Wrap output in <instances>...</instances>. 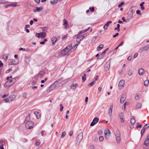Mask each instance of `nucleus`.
I'll return each instance as SVG.
<instances>
[{
  "instance_id": "f257e3e1",
  "label": "nucleus",
  "mask_w": 149,
  "mask_h": 149,
  "mask_svg": "<svg viewBox=\"0 0 149 149\" xmlns=\"http://www.w3.org/2000/svg\"><path fill=\"white\" fill-rule=\"evenodd\" d=\"M58 81H56L52 84L51 86L47 88L46 91L47 92L49 93L54 90L56 87L57 85L58 84Z\"/></svg>"
},
{
  "instance_id": "f03ea898",
  "label": "nucleus",
  "mask_w": 149,
  "mask_h": 149,
  "mask_svg": "<svg viewBox=\"0 0 149 149\" xmlns=\"http://www.w3.org/2000/svg\"><path fill=\"white\" fill-rule=\"evenodd\" d=\"M33 123L31 121H27L25 124L26 127L27 129H30L32 128L33 126Z\"/></svg>"
},
{
  "instance_id": "7ed1b4c3",
  "label": "nucleus",
  "mask_w": 149,
  "mask_h": 149,
  "mask_svg": "<svg viewBox=\"0 0 149 149\" xmlns=\"http://www.w3.org/2000/svg\"><path fill=\"white\" fill-rule=\"evenodd\" d=\"M36 37L38 38H43L46 36V33L45 32H41L36 34Z\"/></svg>"
},
{
  "instance_id": "20e7f679",
  "label": "nucleus",
  "mask_w": 149,
  "mask_h": 149,
  "mask_svg": "<svg viewBox=\"0 0 149 149\" xmlns=\"http://www.w3.org/2000/svg\"><path fill=\"white\" fill-rule=\"evenodd\" d=\"M8 63L9 65H17L19 63V62H16V60L13 59H9Z\"/></svg>"
},
{
  "instance_id": "39448f33",
  "label": "nucleus",
  "mask_w": 149,
  "mask_h": 149,
  "mask_svg": "<svg viewBox=\"0 0 149 149\" xmlns=\"http://www.w3.org/2000/svg\"><path fill=\"white\" fill-rule=\"evenodd\" d=\"M83 138V133L82 132L80 133L77 136V143H79L82 140Z\"/></svg>"
},
{
  "instance_id": "423d86ee",
  "label": "nucleus",
  "mask_w": 149,
  "mask_h": 149,
  "mask_svg": "<svg viewBox=\"0 0 149 149\" xmlns=\"http://www.w3.org/2000/svg\"><path fill=\"white\" fill-rule=\"evenodd\" d=\"M13 84V83H12V81H8L6 82L4 86L5 87L8 88L10 87Z\"/></svg>"
},
{
  "instance_id": "0eeeda50",
  "label": "nucleus",
  "mask_w": 149,
  "mask_h": 149,
  "mask_svg": "<svg viewBox=\"0 0 149 149\" xmlns=\"http://www.w3.org/2000/svg\"><path fill=\"white\" fill-rule=\"evenodd\" d=\"M99 120V118L96 117L95 118L92 122L91 123L90 125L91 126H93L96 123H97Z\"/></svg>"
},
{
  "instance_id": "6e6552de",
  "label": "nucleus",
  "mask_w": 149,
  "mask_h": 149,
  "mask_svg": "<svg viewBox=\"0 0 149 149\" xmlns=\"http://www.w3.org/2000/svg\"><path fill=\"white\" fill-rule=\"evenodd\" d=\"M126 94L125 93L123 94L120 97V102L121 103H123L125 101L126 98Z\"/></svg>"
},
{
  "instance_id": "1a4fd4ad",
  "label": "nucleus",
  "mask_w": 149,
  "mask_h": 149,
  "mask_svg": "<svg viewBox=\"0 0 149 149\" xmlns=\"http://www.w3.org/2000/svg\"><path fill=\"white\" fill-rule=\"evenodd\" d=\"M65 50H66V51L68 52H71L74 51V49L72 48V46L71 45L68 46L65 49Z\"/></svg>"
},
{
  "instance_id": "9d476101",
  "label": "nucleus",
  "mask_w": 149,
  "mask_h": 149,
  "mask_svg": "<svg viewBox=\"0 0 149 149\" xmlns=\"http://www.w3.org/2000/svg\"><path fill=\"white\" fill-rule=\"evenodd\" d=\"M110 67V62H107L105 64L104 67V70L105 71H107Z\"/></svg>"
},
{
  "instance_id": "9b49d317",
  "label": "nucleus",
  "mask_w": 149,
  "mask_h": 149,
  "mask_svg": "<svg viewBox=\"0 0 149 149\" xmlns=\"http://www.w3.org/2000/svg\"><path fill=\"white\" fill-rule=\"evenodd\" d=\"M149 49V45H146L140 49L141 52H142L145 51H147Z\"/></svg>"
},
{
  "instance_id": "f8f14e48",
  "label": "nucleus",
  "mask_w": 149,
  "mask_h": 149,
  "mask_svg": "<svg viewBox=\"0 0 149 149\" xmlns=\"http://www.w3.org/2000/svg\"><path fill=\"white\" fill-rule=\"evenodd\" d=\"M42 9V6H40V7H36V9H33V11L34 13L36 12H40Z\"/></svg>"
},
{
  "instance_id": "ddd939ff",
  "label": "nucleus",
  "mask_w": 149,
  "mask_h": 149,
  "mask_svg": "<svg viewBox=\"0 0 149 149\" xmlns=\"http://www.w3.org/2000/svg\"><path fill=\"white\" fill-rule=\"evenodd\" d=\"M125 81L124 80H120L118 83V86L121 88L124 87L125 84Z\"/></svg>"
},
{
  "instance_id": "4468645a",
  "label": "nucleus",
  "mask_w": 149,
  "mask_h": 149,
  "mask_svg": "<svg viewBox=\"0 0 149 149\" xmlns=\"http://www.w3.org/2000/svg\"><path fill=\"white\" fill-rule=\"evenodd\" d=\"M109 49V48H107L98 57L97 59H100L102 58L103 56L104 55L106 52Z\"/></svg>"
},
{
  "instance_id": "2eb2a0df",
  "label": "nucleus",
  "mask_w": 149,
  "mask_h": 149,
  "mask_svg": "<svg viewBox=\"0 0 149 149\" xmlns=\"http://www.w3.org/2000/svg\"><path fill=\"white\" fill-rule=\"evenodd\" d=\"M104 134L105 137L109 136L111 134V132L109 130L107 129V130L104 131Z\"/></svg>"
},
{
  "instance_id": "dca6fc26",
  "label": "nucleus",
  "mask_w": 149,
  "mask_h": 149,
  "mask_svg": "<svg viewBox=\"0 0 149 149\" xmlns=\"http://www.w3.org/2000/svg\"><path fill=\"white\" fill-rule=\"evenodd\" d=\"M112 23L111 21H109L107 22L104 25V26L103 28L105 30H106L108 28V26L109 24H111Z\"/></svg>"
},
{
  "instance_id": "f3484780",
  "label": "nucleus",
  "mask_w": 149,
  "mask_h": 149,
  "mask_svg": "<svg viewBox=\"0 0 149 149\" xmlns=\"http://www.w3.org/2000/svg\"><path fill=\"white\" fill-rule=\"evenodd\" d=\"M88 34H87V33H86L84 34H83L82 35H75L74 36V37L75 36H79V37L80 38L81 40H82L85 36H87Z\"/></svg>"
},
{
  "instance_id": "a211bd4d",
  "label": "nucleus",
  "mask_w": 149,
  "mask_h": 149,
  "mask_svg": "<svg viewBox=\"0 0 149 149\" xmlns=\"http://www.w3.org/2000/svg\"><path fill=\"white\" fill-rule=\"evenodd\" d=\"M113 105V104L111 105L109 108V115L110 116H111L112 115V109Z\"/></svg>"
},
{
  "instance_id": "6ab92c4d",
  "label": "nucleus",
  "mask_w": 149,
  "mask_h": 149,
  "mask_svg": "<svg viewBox=\"0 0 149 149\" xmlns=\"http://www.w3.org/2000/svg\"><path fill=\"white\" fill-rule=\"evenodd\" d=\"M63 22H64L63 25L64 26L65 28L67 29L68 28L69 26L68 25V22L65 19H64L63 20Z\"/></svg>"
},
{
  "instance_id": "aec40b11",
  "label": "nucleus",
  "mask_w": 149,
  "mask_h": 149,
  "mask_svg": "<svg viewBox=\"0 0 149 149\" xmlns=\"http://www.w3.org/2000/svg\"><path fill=\"white\" fill-rule=\"evenodd\" d=\"M57 38L55 37H52L51 39L52 45H54L55 42L57 41Z\"/></svg>"
},
{
  "instance_id": "412c9836",
  "label": "nucleus",
  "mask_w": 149,
  "mask_h": 149,
  "mask_svg": "<svg viewBox=\"0 0 149 149\" xmlns=\"http://www.w3.org/2000/svg\"><path fill=\"white\" fill-rule=\"evenodd\" d=\"M90 28V27H89V28H88V29H86V30H83L81 31H80L79 32H78L77 35H81V33H84L87 31H88Z\"/></svg>"
},
{
  "instance_id": "4be33fe9",
  "label": "nucleus",
  "mask_w": 149,
  "mask_h": 149,
  "mask_svg": "<svg viewBox=\"0 0 149 149\" xmlns=\"http://www.w3.org/2000/svg\"><path fill=\"white\" fill-rule=\"evenodd\" d=\"M138 73L140 75H142L144 73V70L143 68H141L139 70Z\"/></svg>"
},
{
  "instance_id": "5701e85b",
  "label": "nucleus",
  "mask_w": 149,
  "mask_h": 149,
  "mask_svg": "<svg viewBox=\"0 0 149 149\" xmlns=\"http://www.w3.org/2000/svg\"><path fill=\"white\" fill-rule=\"evenodd\" d=\"M116 137L117 142L118 143H119L120 141V135L118 134L117 136H116Z\"/></svg>"
},
{
  "instance_id": "b1692460",
  "label": "nucleus",
  "mask_w": 149,
  "mask_h": 149,
  "mask_svg": "<svg viewBox=\"0 0 149 149\" xmlns=\"http://www.w3.org/2000/svg\"><path fill=\"white\" fill-rule=\"evenodd\" d=\"M104 45L103 44H101L98 46L97 48V50L98 51H99L101 49H102Z\"/></svg>"
},
{
  "instance_id": "393cba45",
  "label": "nucleus",
  "mask_w": 149,
  "mask_h": 149,
  "mask_svg": "<svg viewBox=\"0 0 149 149\" xmlns=\"http://www.w3.org/2000/svg\"><path fill=\"white\" fill-rule=\"evenodd\" d=\"M61 53L62 55L63 56L65 55L68 53L66 50H65V49L62 50L61 52Z\"/></svg>"
},
{
  "instance_id": "a878e982",
  "label": "nucleus",
  "mask_w": 149,
  "mask_h": 149,
  "mask_svg": "<svg viewBox=\"0 0 149 149\" xmlns=\"http://www.w3.org/2000/svg\"><path fill=\"white\" fill-rule=\"evenodd\" d=\"M78 84H73L71 86V88L72 89L74 90L75 88H76Z\"/></svg>"
},
{
  "instance_id": "bb28decb",
  "label": "nucleus",
  "mask_w": 149,
  "mask_h": 149,
  "mask_svg": "<svg viewBox=\"0 0 149 149\" xmlns=\"http://www.w3.org/2000/svg\"><path fill=\"white\" fill-rule=\"evenodd\" d=\"M44 71H40L38 74V77L39 78H40L44 75Z\"/></svg>"
},
{
  "instance_id": "cd10ccee",
  "label": "nucleus",
  "mask_w": 149,
  "mask_h": 149,
  "mask_svg": "<svg viewBox=\"0 0 149 149\" xmlns=\"http://www.w3.org/2000/svg\"><path fill=\"white\" fill-rule=\"evenodd\" d=\"M86 75L85 74H84L82 76V81L84 82L86 79Z\"/></svg>"
},
{
  "instance_id": "c85d7f7f",
  "label": "nucleus",
  "mask_w": 149,
  "mask_h": 149,
  "mask_svg": "<svg viewBox=\"0 0 149 149\" xmlns=\"http://www.w3.org/2000/svg\"><path fill=\"white\" fill-rule=\"evenodd\" d=\"M74 38H77L76 39V41L77 42H78V43L77 44H79V42L81 40L79 37V36H74Z\"/></svg>"
},
{
  "instance_id": "c756f323",
  "label": "nucleus",
  "mask_w": 149,
  "mask_h": 149,
  "mask_svg": "<svg viewBox=\"0 0 149 149\" xmlns=\"http://www.w3.org/2000/svg\"><path fill=\"white\" fill-rule=\"evenodd\" d=\"M15 96L14 95H12L10 96L9 97L10 100V102L13 101L15 99Z\"/></svg>"
},
{
  "instance_id": "7c9ffc66",
  "label": "nucleus",
  "mask_w": 149,
  "mask_h": 149,
  "mask_svg": "<svg viewBox=\"0 0 149 149\" xmlns=\"http://www.w3.org/2000/svg\"><path fill=\"white\" fill-rule=\"evenodd\" d=\"M35 114L36 115V117L37 119H39L40 117V114L37 112H35Z\"/></svg>"
},
{
  "instance_id": "2f4dec72",
  "label": "nucleus",
  "mask_w": 149,
  "mask_h": 149,
  "mask_svg": "<svg viewBox=\"0 0 149 149\" xmlns=\"http://www.w3.org/2000/svg\"><path fill=\"white\" fill-rule=\"evenodd\" d=\"M8 55L6 54H4L3 56V59H4L5 60H7L8 58Z\"/></svg>"
},
{
  "instance_id": "473e14b6",
  "label": "nucleus",
  "mask_w": 149,
  "mask_h": 149,
  "mask_svg": "<svg viewBox=\"0 0 149 149\" xmlns=\"http://www.w3.org/2000/svg\"><path fill=\"white\" fill-rule=\"evenodd\" d=\"M135 120L134 118H132L130 120V123L132 125L134 124L135 123Z\"/></svg>"
},
{
  "instance_id": "72a5a7b5",
  "label": "nucleus",
  "mask_w": 149,
  "mask_h": 149,
  "mask_svg": "<svg viewBox=\"0 0 149 149\" xmlns=\"http://www.w3.org/2000/svg\"><path fill=\"white\" fill-rule=\"evenodd\" d=\"M18 80V79L17 77H15L12 79V80H11V81H12V83H13V84L14 83L17 81Z\"/></svg>"
},
{
  "instance_id": "f704fd0d",
  "label": "nucleus",
  "mask_w": 149,
  "mask_h": 149,
  "mask_svg": "<svg viewBox=\"0 0 149 149\" xmlns=\"http://www.w3.org/2000/svg\"><path fill=\"white\" fill-rule=\"evenodd\" d=\"M144 144L146 146H147L149 144V141L145 140L144 142Z\"/></svg>"
},
{
  "instance_id": "c9c22d12",
  "label": "nucleus",
  "mask_w": 149,
  "mask_h": 149,
  "mask_svg": "<svg viewBox=\"0 0 149 149\" xmlns=\"http://www.w3.org/2000/svg\"><path fill=\"white\" fill-rule=\"evenodd\" d=\"M136 107L138 109L140 108L141 107V104L140 103H138L136 104Z\"/></svg>"
},
{
  "instance_id": "e433bc0d",
  "label": "nucleus",
  "mask_w": 149,
  "mask_h": 149,
  "mask_svg": "<svg viewBox=\"0 0 149 149\" xmlns=\"http://www.w3.org/2000/svg\"><path fill=\"white\" fill-rule=\"evenodd\" d=\"M132 74V70H130L128 71V73H127V74L129 76H131Z\"/></svg>"
},
{
  "instance_id": "4c0bfd02",
  "label": "nucleus",
  "mask_w": 149,
  "mask_h": 149,
  "mask_svg": "<svg viewBox=\"0 0 149 149\" xmlns=\"http://www.w3.org/2000/svg\"><path fill=\"white\" fill-rule=\"evenodd\" d=\"M0 149H4L3 145L2 142L1 140H0Z\"/></svg>"
},
{
  "instance_id": "58836bf2",
  "label": "nucleus",
  "mask_w": 149,
  "mask_h": 149,
  "mask_svg": "<svg viewBox=\"0 0 149 149\" xmlns=\"http://www.w3.org/2000/svg\"><path fill=\"white\" fill-rule=\"evenodd\" d=\"M10 6L13 7H15L17 6V3H14L10 4Z\"/></svg>"
},
{
  "instance_id": "ea45409f",
  "label": "nucleus",
  "mask_w": 149,
  "mask_h": 149,
  "mask_svg": "<svg viewBox=\"0 0 149 149\" xmlns=\"http://www.w3.org/2000/svg\"><path fill=\"white\" fill-rule=\"evenodd\" d=\"M119 116L120 118H124V114L123 113H120Z\"/></svg>"
},
{
  "instance_id": "a19ab883",
  "label": "nucleus",
  "mask_w": 149,
  "mask_h": 149,
  "mask_svg": "<svg viewBox=\"0 0 149 149\" xmlns=\"http://www.w3.org/2000/svg\"><path fill=\"white\" fill-rule=\"evenodd\" d=\"M95 83L93 81V82H92L90 83V84H89L88 85V86H92L94 85L95 84Z\"/></svg>"
},
{
  "instance_id": "79ce46f5",
  "label": "nucleus",
  "mask_w": 149,
  "mask_h": 149,
  "mask_svg": "<svg viewBox=\"0 0 149 149\" xmlns=\"http://www.w3.org/2000/svg\"><path fill=\"white\" fill-rule=\"evenodd\" d=\"M149 127V123L146 124L143 127L145 129L148 128Z\"/></svg>"
},
{
  "instance_id": "37998d69",
  "label": "nucleus",
  "mask_w": 149,
  "mask_h": 149,
  "mask_svg": "<svg viewBox=\"0 0 149 149\" xmlns=\"http://www.w3.org/2000/svg\"><path fill=\"white\" fill-rule=\"evenodd\" d=\"M145 130H146V129H145L144 128H143L142 129L141 131V136H142L143 135V133L145 132Z\"/></svg>"
},
{
  "instance_id": "c03bdc74",
  "label": "nucleus",
  "mask_w": 149,
  "mask_h": 149,
  "mask_svg": "<svg viewBox=\"0 0 149 149\" xmlns=\"http://www.w3.org/2000/svg\"><path fill=\"white\" fill-rule=\"evenodd\" d=\"M124 4V3L123 2H122L120 3L118 5V8H120L121 6H122Z\"/></svg>"
},
{
  "instance_id": "a18cd8bd",
  "label": "nucleus",
  "mask_w": 149,
  "mask_h": 149,
  "mask_svg": "<svg viewBox=\"0 0 149 149\" xmlns=\"http://www.w3.org/2000/svg\"><path fill=\"white\" fill-rule=\"evenodd\" d=\"M30 118V114H28V116L26 117V119H25L26 121H29L28 120Z\"/></svg>"
},
{
  "instance_id": "49530a36",
  "label": "nucleus",
  "mask_w": 149,
  "mask_h": 149,
  "mask_svg": "<svg viewBox=\"0 0 149 149\" xmlns=\"http://www.w3.org/2000/svg\"><path fill=\"white\" fill-rule=\"evenodd\" d=\"M148 84L149 83L148 81H147V80H146L144 81V84L145 86H147L148 85Z\"/></svg>"
},
{
  "instance_id": "de8ad7c7",
  "label": "nucleus",
  "mask_w": 149,
  "mask_h": 149,
  "mask_svg": "<svg viewBox=\"0 0 149 149\" xmlns=\"http://www.w3.org/2000/svg\"><path fill=\"white\" fill-rule=\"evenodd\" d=\"M89 10H90L91 12H94L95 10L94 8V7L91 8L90 7L89 8Z\"/></svg>"
},
{
  "instance_id": "09e8293b",
  "label": "nucleus",
  "mask_w": 149,
  "mask_h": 149,
  "mask_svg": "<svg viewBox=\"0 0 149 149\" xmlns=\"http://www.w3.org/2000/svg\"><path fill=\"white\" fill-rule=\"evenodd\" d=\"M136 14L138 15H141V13L140 12V11L139 10H137L136 11Z\"/></svg>"
},
{
  "instance_id": "8fccbe9b",
  "label": "nucleus",
  "mask_w": 149,
  "mask_h": 149,
  "mask_svg": "<svg viewBox=\"0 0 149 149\" xmlns=\"http://www.w3.org/2000/svg\"><path fill=\"white\" fill-rule=\"evenodd\" d=\"M65 132H63L62 134V135H61V137L62 138H64L65 136Z\"/></svg>"
},
{
  "instance_id": "3c124183",
  "label": "nucleus",
  "mask_w": 149,
  "mask_h": 149,
  "mask_svg": "<svg viewBox=\"0 0 149 149\" xmlns=\"http://www.w3.org/2000/svg\"><path fill=\"white\" fill-rule=\"evenodd\" d=\"M12 70V68H9L8 70H7L6 71V73H9L10 71H11Z\"/></svg>"
},
{
  "instance_id": "603ef678",
  "label": "nucleus",
  "mask_w": 149,
  "mask_h": 149,
  "mask_svg": "<svg viewBox=\"0 0 149 149\" xmlns=\"http://www.w3.org/2000/svg\"><path fill=\"white\" fill-rule=\"evenodd\" d=\"M98 76L97 75L95 77V79L93 80V81L95 83V82L97 80V78L98 77Z\"/></svg>"
},
{
  "instance_id": "864d4df0",
  "label": "nucleus",
  "mask_w": 149,
  "mask_h": 149,
  "mask_svg": "<svg viewBox=\"0 0 149 149\" xmlns=\"http://www.w3.org/2000/svg\"><path fill=\"white\" fill-rule=\"evenodd\" d=\"M42 31H46L47 30V27L46 26H45V27H43L42 28Z\"/></svg>"
},
{
  "instance_id": "5fc2aeb1",
  "label": "nucleus",
  "mask_w": 149,
  "mask_h": 149,
  "mask_svg": "<svg viewBox=\"0 0 149 149\" xmlns=\"http://www.w3.org/2000/svg\"><path fill=\"white\" fill-rule=\"evenodd\" d=\"M104 138L102 136H100L99 137V139L100 141H102L103 140Z\"/></svg>"
},
{
  "instance_id": "6e6d98bb",
  "label": "nucleus",
  "mask_w": 149,
  "mask_h": 149,
  "mask_svg": "<svg viewBox=\"0 0 149 149\" xmlns=\"http://www.w3.org/2000/svg\"><path fill=\"white\" fill-rule=\"evenodd\" d=\"M120 135V133L118 130H117L116 132L115 136H117L118 135Z\"/></svg>"
},
{
  "instance_id": "4d7b16f0",
  "label": "nucleus",
  "mask_w": 149,
  "mask_h": 149,
  "mask_svg": "<svg viewBox=\"0 0 149 149\" xmlns=\"http://www.w3.org/2000/svg\"><path fill=\"white\" fill-rule=\"evenodd\" d=\"M120 118V121L121 123H123L124 122V118Z\"/></svg>"
},
{
  "instance_id": "13d9d810",
  "label": "nucleus",
  "mask_w": 149,
  "mask_h": 149,
  "mask_svg": "<svg viewBox=\"0 0 149 149\" xmlns=\"http://www.w3.org/2000/svg\"><path fill=\"white\" fill-rule=\"evenodd\" d=\"M6 102H8L9 101H10V100L9 98H6L4 100Z\"/></svg>"
},
{
  "instance_id": "bf43d9fd",
  "label": "nucleus",
  "mask_w": 149,
  "mask_h": 149,
  "mask_svg": "<svg viewBox=\"0 0 149 149\" xmlns=\"http://www.w3.org/2000/svg\"><path fill=\"white\" fill-rule=\"evenodd\" d=\"M90 149H94L95 146L92 145H91L90 146Z\"/></svg>"
},
{
  "instance_id": "052dcab7",
  "label": "nucleus",
  "mask_w": 149,
  "mask_h": 149,
  "mask_svg": "<svg viewBox=\"0 0 149 149\" xmlns=\"http://www.w3.org/2000/svg\"><path fill=\"white\" fill-rule=\"evenodd\" d=\"M78 45V44H76V45L72 47V48H73L74 49V51L75 50V49H76V48L77 47Z\"/></svg>"
},
{
  "instance_id": "680f3d73",
  "label": "nucleus",
  "mask_w": 149,
  "mask_h": 149,
  "mask_svg": "<svg viewBox=\"0 0 149 149\" xmlns=\"http://www.w3.org/2000/svg\"><path fill=\"white\" fill-rule=\"evenodd\" d=\"M142 126V124H140L139 125H137L136 126V127L137 128H141Z\"/></svg>"
},
{
  "instance_id": "e2e57ef3",
  "label": "nucleus",
  "mask_w": 149,
  "mask_h": 149,
  "mask_svg": "<svg viewBox=\"0 0 149 149\" xmlns=\"http://www.w3.org/2000/svg\"><path fill=\"white\" fill-rule=\"evenodd\" d=\"M27 93L25 92H24L23 94V97H25L27 96Z\"/></svg>"
},
{
  "instance_id": "0e129e2a",
  "label": "nucleus",
  "mask_w": 149,
  "mask_h": 149,
  "mask_svg": "<svg viewBox=\"0 0 149 149\" xmlns=\"http://www.w3.org/2000/svg\"><path fill=\"white\" fill-rule=\"evenodd\" d=\"M125 103L123 105V110H125Z\"/></svg>"
},
{
  "instance_id": "69168bd1",
  "label": "nucleus",
  "mask_w": 149,
  "mask_h": 149,
  "mask_svg": "<svg viewBox=\"0 0 149 149\" xmlns=\"http://www.w3.org/2000/svg\"><path fill=\"white\" fill-rule=\"evenodd\" d=\"M115 30H117L118 31H120V28H118V27H116L114 29Z\"/></svg>"
},
{
  "instance_id": "338daca9",
  "label": "nucleus",
  "mask_w": 149,
  "mask_h": 149,
  "mask_svg": "<svg viewBox=\"0 0 149 149\" xmlns=\"http://www.w3.org/2000/svg\"><path fill=\"white\" fill-rule=\"evenodd\" d=\"M119 35V33H116L115 35L113 36V37L114 38H115L117 36H118Z\"/></svg>"
},
{
  "instance_id": "774afa93",
  "label": "nucleus",
  "mask_w": 149,
  "mask_h": 149,
  "mask_svg": "<svg viewBox=\"0 0 149 149\" xmlns=\"http://www.w3.org/2000/svg\"><path fill=\"white\" fill-rule=\"evenodd\" d=\"M73 134V131H70L69 133V135L70 136H72Z\"/></svg>"
}]
</instances>
